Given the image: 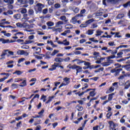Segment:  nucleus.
<instances>
[{"mask_svg": "<svg viewBox=\"0 0 130 130\" xmlns=\"http://www.w3.org/2000/svg\"><path fill=\"white\" fill-rule=\"evenodd\" d=\"M61 25H63V22L61 21L56 22L55 26L51 27L52 31H53V32H59V33H60V32H61V29H62Z\"/></svg>", "mask_w": 130, "mask_h": 130, "instance_id": "f257e3e1", "label": "nucleus"}, {"mask_svg": "<svg viewBox=\"0 0 130 130\" xmlns=\"http://www.w3.org/2000/svg\"><path fill=\"white\" fill-rule=\"evenodd\" d=\"M22 28H24L25 29L24 31L26 32H34V30L33 29H31L32 27L25 21L22 23Z\"/></svg>", "mask_w": 130, "mask_h": 130, "instance_id": "f03ea898", "label": "nucleus"}, {"mask_svg": "<svg viewBox=\"0 0 130 130\" xmlns=\"http://www.w3.org/2000/svg\"><path fill=\"white\" fill-rule=\"evenodd\" d=\"M69 69H72V70H76V76H78L79 73H81L83 70V68L81 66H79L76 64L72 65Z\"/></svg>", "mask_w": 130, "mask_h": 130, "instance_id": "7ed1b4c3", "label": "nucleus"}, {"mask_svg": "<svg viewBox=\"0 0 130 130\" xmlns=\"http://www.w3.org/2000/svg\"><path fill=\"white\" fill-rule=\"evenodd\" d=\"M3 2L5 3V4H8V9L9 10H13V9H14V6H13L14 0H3Z\"/></svg>", "mask_w": 130, "mask_h": 130, "instance_id": "20e7f679", "label": "nucleus"}, {"mask_svg": "<svg viewBox=\"0 0 130 130\" xmlns=\"http://www.w3.org/2000/svg\"><path fill=\"white\" fill-rule=\"evenodd\" d=\"M70 82H71V79L66 77L63 79V82L60 84L59 86V88H61V87H63V86H67L70 84Z\"/></svg>", "mask_w": 130, "mask_h": 130, "instance_id": "39448f33", "label": "nucleus"}, {"mask_svg": "<svg viewBox=\"0 0 130 130\" xmlns=\"http://www.w3.org/2000/svg\"><path fill=\"white\" fill-rule=\"evenodd\" d=\"M45 7V6L44 5L41 3H39L35 6V11H38V12H41V11H42V9H43Z\"/></svg>", "mask_w": 130, "mask_h": 130, "instance_id": "423d86ee", "label": "nucleus"}, {"mask_svg": "<svg viewBox=\"0 0 130 130\" xmlns=\"http://www.w3.org/2000/svg\"><path fill=\"white\" fill-rule=\"evenodd\" d=\"M21 82H22L19 84V87H21V88H24V87H26V86H27V79L26 78L22 79Z\"/></svg>", "mask_w": 130, "mask_h": 130, "instance_id": "0eeeda50", "label": "nucleus"}, {"mask_svg": "<svg viewBox=\"0 0 130 130\" xmlns=\"http://www.w3.org/2000/svg\"><path fill=\"white\" fill-rule=\"evenodd\" d=\"M17 53L18 54V55H25V56H27V55H29V53H28V52L21 50H18L17 52Z\"/></svg>", "mask_w": 130, "mask_h": 130, "instance_id": "6e6552de", "label": "nucleus"}, {"mask_svg": "<svg viewBox=\"0 0 130 130\" xmlns=\"http://www.w3.org/2000/svg\"><path fill=\"white\" fill-rule=\"evenodd\" d=\"M106 2L107 3H112V4H116L118 2V0H103V4L104 6L106 5Z\"/></svg>", "mask_w": 130, "mask_h": 130, "instance_id": "1a4fd4ad", "label": "nucleus"}, {"mask_svg": "<svg viewBox=\"0 0 130 130\" xmlns=\"http://www.w3.org/2000/svg\"><path fill=\"white\" fill-rule=\"evenodd\" d=\"M32 49L34 51H37L35 53V54H40L41 53V48L37 47H32Z\"/></svg>", "mask_w": 130, "mask_h": 130, "instance_id": "9d476101", "label": "nucleus"}, {"mask_svg": "<svg viewBox=\"0 0 130 130\" xmlns=\"http://www.w3.org/2000/svg\"><path fill=\"white\" fill-rule=\"evenodd\" d=\"M109 125H110V129H112L113 128H115V126L117 125V124L114 123V122L112 121H110L108 122Z\"/></svg>", "mask_w": 130, "mask_h": 130, "instance_id": "9b49d317", "label": "nucleus"}, {"mask_svg": "<svg viewBox=\"0 0 130 130\" xmlns=\"http://www.w3.org/2000/svg\"><path fill=\"white\" fill-rule=\"evenodd\" d=\"M30 18L28 17V14H24L23 15V18L21 19V21L23 22H27V21H28Z\"/></svg>", "mask_w": 130, "mask_h": 130, "instance_id": "f8f14e48", "label": "nucleus"}, {"mask_svg": "<svg viewBox=\"0 0 130 130\" xmlns=\"http://www.w3.org/2000/svg\"><path fill=\"white\" fill-rule=\"evenodd\" d=\"M58 67V63H54V64L52 66L51 68H50L49 69V71H51L52 72L53 71H55L56 70V68Z\"/></svg>", "mask_w": 130, "mask_h": 130, "instance_id": "ddd939ff", "label": "nucleus"}, {"mask_svg": "<svg viewBox=\"0 0 130 130\" xmlns=\"http://www.w3.org/2000/svg\"><path fill=\"white\" fill-rule=\"evenodd\" d=\"M129 87H130V81H129V80H127V81H126V82L124 84V89L125 90H127V89H128V88H129Z\"/></svg>", "mask_w": 130, "mask_h": 130, "instance_id": "4468645a", "label": "nucleus"}, {"mask_svg": "<svg viewBox=\"0 0 130 130\" xmlns=\"http://www.w3.org/2000/svg\"><path fill=\"white\" fill-rule=\"evenodd\" d=\"M78 17L79 16L76 15L75 17H73L70 21L71 23H72V24H77V18H78Z\"/></svg>", "mask_w": 130, "mask_h": 130, "instance_id": "2eb2a0df", "label": "nucleus"}, {"mask_svg": "<svg viewBox=\"0 0 130 130\" xmlns=\"http://www.w3.org/2000/svg\"><path fill=\"white\" fill-rule=\"evenodd\" d=\"M8 51H9V50H4L2 52V54H1V57H2L1 59H3L4 58V56H6L7 54H8Z\"/></svg>", "mask_w": 130, "mask_h": 130, "instance_id": "dca6fc26", "label": "nucleus"}, {"mask_svg": "<svg viewBox=\"0 0 130 130\" xmlns=\"http://www.w3.org/2000/svg\"><path fill=\"white\" fill-rule=\"evenodd\" d=\"M0 42H2L3 44H6V43H10V40H6L1 38L0 39Z\"/></svg>", "mask_w": 130, "mask_h": 130, "instance_id": "f3484780", "label": "nucleus"}, {"mask_svg": "<svg viewBox=\"0 0 130 130\" xmlns=\"http://www.w3.org/2000/svg\"><path fill=\"white\" fill-rule=\"evenodd\" d=\"M18 11L21 14H26L27 13V9L26 8H20L18 10Z\"/></svg>", "mask_w": 130, "mask_h": 130, "instance_id": "a211bd4d", "label": "nucleus"}, {"mask_svg": "<svg viewBox=\"0 0 130 130\" xmlns=\"http://www.w3.org/2000/svg\"><path fill=\"white\" fill-rule=\"evenodd\" d=\"M86 34L89 36L93 35L94 34V29H88L86 32Z\"/></svg>", "mask_w": 130, "mask_h": 130, "instance_id": "6ab92c4d", "label": "nucleus"}, {"mask_svg": "<svg viewBox=\"0 0 130 130\" xmlns=\"http://www.w3.org/2000/svg\"><path fill=\"white\" fill-rule=\"evenodd\" d=\"M76 109L78 110V111H82L83 109H84V108L83 107L80 106L79 105H77L76 107Z\"/></svg>", "mask_w": 130, "mask_h": 130, "instance_id": "aec40b11", "label": "nucleus"}, {"mask_svg": "<svg viewBox=\"0 0 130 130\" xmlns=\"http://www.w3.org/2000/svg\"><path fill=\"white\" fill-rule=\"evenodd\" d=\"M60 20H61V21H64L65 23H67L69 21L68 19H67V17L64 15L60 16Z\"/></svg>", "mask_w": 130, "mask_h": 130, "instance_id": "412c9836", "label": "nucleus"}, {"mask_svg": "<svg viewBox=\"0 0 130 130\" xmlns=\"http://www.w3.org/2000/svg\"><path fill=\"white\" fill-rule=\"evenodd\" d=\"M66 30H70V29H73V25L72 24H66L64 26Z\"/></svg>", "mask_w": 130, "mask_h": 130, "instance_id": "4be33fe9", "label": "nucleus"}, {"mask_svg": "<svg viewBox=\"0 0 130 130\" xmlns=\"http://www.w3.org/2000/svg\"><path fill=\"white\" fill-rule=\"evenodd\" d=\"M46 25L48 27H52L53 26H54V22L52 21H48L46 22Z\"/></svg>", "mask_w": 130, "mask_h": 130, "instance_id": "5701e85b", "label": "nucleus"}, {"mask_svg": "<svg viewBox=\"0 0 130 130\" xmlns=\"http://www.w3.org/2000/svg\"><path fill=\"white\" fill-rule=\"evenodd\" d=\"M63 42V45H64L65 46H68L70 45V42L68 41V40L65 39L62 41Z\"/></svg>", "mask_w": 130, "mask_h": 130, "instance_id": "b1692460", "label": "nucleus"}, {"mask_svg": "<svg viewBox=\"0 0 130 130\" xmlns=\"http://www.w3.org/2000/svg\"><path fill=\"white\" fill-rule=\"evenodd\" d=\"M113 96H114V93L109 94L108 101H111V100H112V98H113Z\"/></svg>", "mask_w": 130, "mask_h": 130, "instance_id": "393cba45", "label": "nucleus"}, {"mask_svg": "<svg viewBox=\"0 0 130 130\" xmlns=\"http://www.w3.org/2000/svg\"><path fill=\"white\" fill-rule=\"evenodd\" d=\"M86 13V10L85 9L82 10L80 11V14L77 15L78 17H83V14Z\"/></svg>", "mask_w": 130, "mask_h": 130, "instance_id": "a878e982", "label": "nucleus"}, {"mask_svg": "<svg viewBox=\"0 0 130 130\" xmlns=\"http://www.w3.org/2000/svg\"><path fill=\"white\" fill-rule=\"evenodd\" d=\"M96 33L95 36H101V34L103 33V31H101L100 29H98L96 31Z\"/></svg>", "mask_w": 130, "mask_h": 130, "instance_id": "bb28decb", "label": "nucleus"}, {"mask_svg": "<svg viewBox=\"0 0 130 130\" xmlns=\"http://www.w3.org/2000/svg\"><path fill=\"white\" fill-rule=\"evenodd\" d=\"M54 61L56 62H61L62 61H63V60L61 58L57 57L54 59Z\"/></svg>", "mask_w": 130, "mask_h": 130, "instance_id": "cd10ccee", "label": "nucleus"}, {"mask_svg": "<svg viewBox=\"0 0 130 130\" xmlns=\"http://www.w3.org/2000/svg\"><path fill=\"white\" fill-rule=\"evenodd\" d=\"M93 22H94V19H89L85 22V24L88 26V25H90V24H91V23H93Z\"/></svg>", "mask_w": 130, "mask_h": 130, "instance_id": "c85d7f7f", "label": "nucleus"}, {"mask_svg": "<svg viewBox=\"0 0 130 130\" xmlns=\"http://www.w3.org/2000/svg\"><path fill=\"white\" fill-rule=\"evenodd\" d=\"M11 88L13 90H14V89H18V84L16 83H13L11 85Z\"/></svg>", "mask_w": 130, "mask_h": 130, "instance_id": "c756f323", "label": "nucleus"}, {"mask_svg": "<svg viewBox=\"0 0 130 130\" xmlns=\"http://www.w3.org/2000/svg\"><path fill=\"white\" fill-rule=\"evenodd\" d=\"M13 74V75L16 74L18 76H20V75L23 74V72H22L21 71H16Z\"/></svg>", "mask_w": 130, "mask_h": 130, "instance_id": "7c9ffc66", "label": "nucleus"}, {"mask_svg": "<svg viewBox=\"0 0 130 130\" xmlns=\"http://www.w3.org/2000/svg\"><path fill=\"white\" fill-rule=\"evenodd\" d=\"M22 79L20 78H15L14 79V83H20V82H22Z\"/></svg>", "mask_w": 130, "mask_h": 130, "instance_id": "2f4dec72", "label": "nucleus"}, {"mask_svg": "<svg viewBox=\"0 0 130 130\" xmlns=\"http://www.w3.org/2000/svg\"><path fill=\"white\" fill-rule=\"evenodd\" d=\"M102 66L103 67H108L110 66V62H105L102 63Z\"/></svg>", "mask_w": 130, "mask_h": 130, "instance_id": "473e14b6", "label": "nucleus"}, {"mask_svg": "<svg viewBox=\"0 0 130 130\" xmlns=\"http://www.w3.org/2000/svg\"><path fill=\"white\" fill-rule=\"evenodd\" d=\"M124 117H126V116L124 115V116H123V117L122 118H121V119L120 120V122L121 123H124V122H125V120L124 119Z\"/></svg>", "mask_w": 130, "mask_h": 130, "instance_id": "72a5a7b5", "label": "nucleus"}, {"mask_svg": "<svg viewBox=\"0 0 130 130\" xmlns=\"http://www.w3.org/2000/svg\"><path fill=\"white\" fill-rule=\"evenodd\" d=\"M128 58H130V57H125L124 58H122V59L117 60V61H118V62H121V61H123L125 60L126 59H128Z\"/></svg>", "mask_w": 130, "mask_h": 130, "instance_id": "f704fd0d", "label": "nucleus"}, {"mask_svg": "<svg viewBox=\"0 0 130 130\" xmlns=\"http://www.w3.org/2000/svg\"><path fill=\"white\" fill-rule=\"evenodd\" d=\"M123 17H124V14L123 13L117 15V19H122Z\"/></svg>", "mask_w": 130, "mask_h": 130, "instance_id": "c9c22d12", "label": "nucleus"}, {"mask_svg": "<svg viewBox=\"0 0 130 130\" xmlns=\"http://www.w3.org/2000/svg\"><path fill=\"white\" fill-rule=\"evenodd\" d=\"M28 14L29 16H33L34 15V11L32 9H29L28 10Z\"/></svg>", "mask_w": 130, "mask_h": 130, "instance_id": "e433bc0d", "label": "nucleus"}, {"mask_svg": "<svg viewBox=\"0 0 130 130\" xmlns=\"http://www.w3.org/2000/svg\"><path fill=\"white\" fill-rule=\"evenodd\" d=\"M48 4L49 6H52L54 4V0H48Z\"/></svg>", "mask_w": 130, "mask_h": 130, "instance_id": "4c0bfd02", "label": "nucleus"}, {"mask_svg": "<svg viewBox=\"0 0 130 130\" xmlns=\"http://www.w3.org/2000/svg\"><path fill=\"white\" fill-rule=\"evenodd\" d=\"M97 27H98V25H97V24L96 23H93L91 27L90 28L91 29H95V28H97Z\"/></svg>", "mask_w": 130, "mask_h": 130, "instance_id": "58836bf2", "label": "nucleus"}, {"mask_svg": "<svg viewBox=\"0 0 130 130\" xmlns=\"http://www.w3.org/2000/svg\"><path fill=\"white\" fill-rule=\"evenodd\" d=\"M56 109L57 111H59V110H61V109H63V110H64L66 108H64V107H63L58 106L57 108H56Z\"/></svg>", "mask_w": 130, "mask_h": 130, "instance_id": "ea45409f", "label": "nucleus"}, {"mask_svg": "<svg viewBox=\"0 0 130 130\" xmlns=\"http://www.w3.org/2000/svg\"><path fill=\"white\" fill-rule=\"evenodd\" d=\"M96 95V93H95V91H90L89 92V95L90 97H94Z\"/></svg>", "mask_w": 130, "mask_h": 130, "instance_id": "a19ab883", "label": "nucleus"}, {"mask_svg": "<svg viewBox=\"0 0 130 130\" xmlns=\"http://www.w3.org/2000/svg\"><path fill=\"white\" fill-rule=\"evenodd\" d=\"M59 51L56 50H54L53 52L51 54L52 56H54L56 54V53H58Z\"/></svg>", "mask_w": 130, "mask_h": 130, "instance_id": "79ce46f5", "label": "nucleus"}, {"mask_svg": "<svg viewBox=\"0 0 130 130\" xmlns=\"http://www.w3.org/2000/svg\"><path fill=\"white\" fill-rule=\"evenodd\" d=\"M31 43H34V41L26 40L25 42V44H31Z\"/></svg>", "mask_w": 130, "mask_h": 130, "instance_id": "37998d69", "label": "nucleus"}, {"mask_svg": "<svg viewBox=\"0 0 130 130\" xmlns=\"http://www.w3.org/2000/svg\"><path fill=\"white\" fill-rule=\"evenodd\" d=\"M41 100H43V102H45V101H46V96L42 95L41 98Z\"/></svg>", "mask_w": 130, "mask_h": 130, "instance_id": "c03bdc74", "label": "nucleus"}, {"mask_svg": "<svg viewBox=\"0 0 130 130\" xmlns=\"http://www.w3.org/2000/svg\"><path fill=\"white\" fill-rule=\"evenodd\" d=\"M84 62H85V61L80 60L79 59L77 60V64H79V66H81V63H84Z\"/></svg>", "mask_w": 130, "mask_h": 130, "instance_id": "a18cd8bd", "label": "nucleus"}, {"mask_svg": "<svg viewBox=\"0 0 130 130\" xmlns=\"http://www.w3.org/2000/svg\"><path fill=\"white\" fill-rule=\"evenodd\" d=\"M126 71L128 72H130V64L125 65V69Z\"/></svg>", "mask_w": 130, "mask_h": 130, "instance_id": "49530a36", "label": "nucleus"}, {"mask_svg": "<svg viewBox=\"0 0 130 130\" xmlns=\"http://www.w3.org/2000/svg\"><path fill=\"white\" fill-rule=\"evenodd\" d=\"M20 17H21V15H20V14H16L14 15V18L16 19V20L20 19Z\"/></svg>", "mask_w": 130, "mask_h": 130, "instance_id": "de8ad7c7", "label": "nucleus"}, {"mask_svg": "<svg viewBox=\"0 0 130 130\" xmlns=\"http://www.w3.org/2000/svg\"><path fill=\"white\" fill-rule=\"evenodd\" d=\"M85 93V92H82L81 93L80 92L76 93L75 94L76 95H78V96H79V97H81V96H83V95H84V94Z\"/></svg>", "mask_w": 130, "mask_h": 130, "instance_id": "09e8293b", "label": "nucleus"}, {"mask_svg": "<svg viewBox=\"0 0 130 130\" xmlns=\"http://www.w3.org/2000/svg\"><path fill=\"white\" fill-rule=\"evenodd\" d=\"M111 116H112V112H109L107 114V117L108 119H109V118H110Z\"/></svg>", "mask_w": 130, "mask_h": 130, "instance_id": "8fccbe9b", "label": "nucleus"}, {"mask_svg": "<svg viewBox=\"0 0 130 130\" xmlns=\"http://www.w3.org/2000/svg\"><path fill=\"white\" fill-rule=\"evenodd\" d=\"M103 59H104V58H100L99 60H98L97 61H96L95 62V63H98V64H100L101 63V60H103Z\"/></svg>", "mask_w": 130, "mask_h": 130, "instance_id": "3c124183", "label": "nucleus"}, {"mask_svg": "<svg viewBox=\"0 0 130 130\" xmlns=\"http://www.w3.org/2000/svg\"><path fill=\"white\" fill-rule=\"evenodd\" d=\"M16 26L17 27H19V28H23V23L18 22V23H16Z\"/></svg>", "mask_w": 130, "mask_h": 130, "instance_id": "603ef678", "label": "nucleus"}, {"mask_svg": "<svg viewBox=\"0 0 130 130\" xmlns=\"http://www.w3.org/2000/svg\"><path fill=\"white\" fill-rule=\"evenodd\" d=\"M73 11L74 12V13H75V14H78V13H79V8H74L73 9Z\"/></svg>", "mask_w": 130, "mask_h": 130, "instance_id": "864d4df0", "label": "nucleus"}, {"mask_svg": "<svg viewBox=\"0 0 130 130\" xmlns=\"http://www.w3.org/2000/svg\"><path fill=\"white\" fill-rule=\"evenodd\" d=\"M130 7V1L123 5L124 8H127V7Z\"/></svg>", "mask_w": 130, "mask_h": 130, "instance_id": "5fc2aeb1", "label": "nucleus"}, {"mask_svg": "<svg viewBox=\"0 0 130 130\" xmlns=\"http://www.w3.org/2000/svg\"><path fill=\"white\" fill-rule=\"evenodd\" d=\"M54 8L55 9H59V8H60V5L59 4H58V3L55 4L54 5Z\"/></svg>", "mask_w": 130, "mask_h": 130, "instance_id": "6e6d98bb", "label": "nucleus"}, {"mask_svg": "<svg viewBox=\"0 0 130 130\" xmlns=\"http://www.w3.org/2000/svg\"><path fill=\"white\" fill-rule=\"evenodd\" d=\"M119 85L120 86H123L124 85V81H123V80H120L119 82Z\"/></svg>", "mask_w": 130, "mask_h": 130, "instance_id": "4d7b16f0", "label": "nucleus"}, {"mask_svg": "<svg viewBox=\"0 0 130 130\" xmlns=\"http://www.w3.org/2000/svg\"><path fill=\"white\" fill-rule=\"evenodd\" d=\"M21 48L22 49H29V46H22Z\"/></svg>", "mask_w": 130, "mask_h": 130, "instance_id": "13d9d810", "label": "nucleus"}, {"mask_svg": "<svg viewBox=\"0 0 130 130\" xmlns=\"http://www.w3.org/2000/svg\"><path fill=\"white\" fill-rule=\"evenodd\" d=\"M80 28H86V27H88V25L85 24H82L80 25Z\"/></svg>", "mask_w": 130, "mask_h": 130, "instance_id": "bf43d9fd", "label": "nucleus"}, {"mask_svg": "<svg viewBox=\"0 0 130 130\" xmlns=\"http://www.w3.org/2000/svg\"><path fill=\"white\" fill-rule=\"evenodd\" d=\"M83 63H84V66H86L87 67H88L91 64L90 62H86L85 61H84V62H83Z\"/></svg>", "mask_w": 130, "mask_h": 130, "instance_id": "052dcab7", "label": "nucleus"}, {"mask_svg": "<svg viewBox=\"0 0 130 130\" xmlns=\"http://www.w3.org/2000/svg\"><path fill=\"white\" fill-rule=\"evenodd\" d=\"M108 45L109 46H114L115 45L114 44V42H110L108 43Z\"/></svg>", "mask_w": 130, "mask_h": 130, "instance_id": "680f3d73", "label": "nucleus"}, {"mask_svg": "<svg viewBox=\"0 0 130 130\" xmlns=\"http://www.w3.org/2000/svg\"><path fill=\"white\" fill-rule=\"evenodd\" d=\"M86 40L85 39H81L79 41V43H80L81 44L84 43V42H86Z\"/></svg>", "mask_w": 130, "mask_h": 130, "instance_id": "e2e57ef3", "label": "nucleus"}, {"mask_svg": "<svg viewBox=\"0 0 130 130\" xmlns=\"http://www.w3.org/2000/svg\"><path fill=\"white\" fill-rule=\"evenodd\" d=\"M7 79H8V77L0 79V82H4V81H6V80H7Z\"/></svg>", "mask_w": 130, "mask_h": 130, "instance_id": "0e129e2a", "label": "nucleus"}, {"mask_svg": "<svg viewBox=\"0 0 130 130\" xmlns=\"http://www.w3.org/2000/svg\"><path fill=\"white\" fill-rule=\"evenodd\" d=\"M103 13V12H102L99 11L96 13V16H102Z\"/></svg>", "mask_w": 130, "mask_h": 130, "instance_id": "69168bd1", "label": "nucleus"}, {"mask_svg": "<svg viewBox=\"0 0 130 130\" xmlns=\"http://www.w3.org/2000/svg\"><path fill=\"white\" fill-rule=\"evenodd\" d=\"M122 54H123V53L122 52H120L117 53V55L118 57H121L122 56Z\"/></svg>", "mask_w": 130, "mask_h": 130, "instance_id": "338daca9", "label": "nucleus"}, {"mask_svg": "<svg viewBox=\"0 0 130 130\" xmlns=\"http://www.w3.org/2000/svg\"><path fill=\"white\" fill-rule=\"evenodd\" d=\"M41 126L38 125V126H36L35 130H41Z\"/></svg>", "mask_w": 130, "mask_h": 130, "instance_id": "774afa93", "label": "nucleus"}]
</instances>
